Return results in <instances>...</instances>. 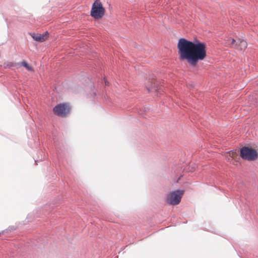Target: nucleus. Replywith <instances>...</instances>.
Returning a JSON list of instances; mask_svg holds the SVG:
<instances>
[{
    "instance_id": "1a4fd4ad",
    "label": "nucleus",
    "mask_w": 258,
    "mask_h": 258,
    "mask_svg": "<svg viewBox=\"0 0 258 258\" xmlns=\"http://www.w3.org/2000/svg\"><path fill=\"white\" fill-rule=\"evenodd\" d=\"M20 64L17 63H14L13 62L6 61L3 63V66L5 68H11L13 67H16L18 68Z\"/></svg>"
},
{
    "instance_id": "0eeeda50",
    "label": "nucleus",
    "mask_w": 258,
    "mask_h": 258,
    "mask_svg": "<svg viewBox=\"0 0 258 258\" xmlns=\"http://www.w3.org/2000/svg\"><path fill=\"white\" fill-rule=\"evenodd\" d=\"M48 33L46 32L43 34L33 33L31 34L32 37L36 41L38 42H43L47 38Z\"/></svg>"
},
{
    "instance_id": "6e6552de",
    "label": "nucleus",
    "mask_w": 258,
    "mask_h": 258,
    "mask_svg": "<svg viewBox=\"0 0 258 258\" xmlns=\"http://www.w3.org/2000/svg\"><path fill=\"white\" fill-rule=\"evenodd\" d=\"M151 85L150 86H147L146 88L148 91V92L151 93L152 92H157L161 90L160 87H159L156 81H154V82H151Z\"/></svg>"
},
{
    "instance_id": "39448f33",
    "label": "nucleus",
    "mask_w": 258,
    "mask_h": 258,
    "mask_svg": "<svg viewBox=\"0 0 258 258\" xmlns=\"http://www.w3.org/2000/svg\"><path fill=\"white\" fill-rule=\"evenodd\" d=\"M53 111L57 115L64 117L69 113L70 107L67 104H60L55 106Z\"/></svg>"
},
{
    "instance_id": "9b49d317",
    "label": "nucleus",
    "mask_w": 258,
    "mask_h": 258,
    "mask_svg": "<svg viewBox=\"0 0 258 258\" xmlns=\"http://www.w3.org/2000/svg\"><path fill=\"white\" fill-rule=\"evenodd\" d=\"M104 82H105V85H106V86H108V85H109V82H107V81L106 80H105V79H104Z\"/></svg>"
},
{
    "instance_id": "f03ea898",
    "label": "nucleus",
    "mask_w": 258,
    "mask_h": 258,
    "mask_svg": "<svg viewBox=\"0 0 258 258\" xmlns=\"http://www.w3.org/2000/svg\"><path fill=\"white\" fill-rule=\"evenodd\" d=\"M184 192V190L180 189L170 191L166 195V202L170 205H178L180 202Z\"/></svg>"
},
{
    "instance_id": "20e7f679",
    "label": "nucleus",
    "mask_w": 258,
    "mask_h": 258,
    "mask_svg": "<svg viewBox=\"0 0 258 258\" xmlns=\"http://www.w3.org/2000/svg\"><path fill=\"white\" fill-rule=\"evenodd\" d=\"M105 14V9L99 0H96L93 4L90 12L91 17L95 19H101Z\"/></svg>"
},
{
    "instance_id": "423d86ee",
    "label": "nucleus",
    "mask_w": 258,
    "mask_h": 258,
    "mask_svg": "<svg viewBox=\"0 0 258 258\" xmlns=\"http://www.w3.org/2000/svg\"><path fill=\"white\" fill-rule=\"evenodd\" d=\"M227 41H228L227 42L228 44H234L236 43L235 46L241 51L244 50L247 47V43L243 39H238L237 41H236L234 39L230 38Z\"/></svg>"
},
{
    "instance_id": "9d476101",
    "label": "nucleus",
    "mask_w": 258,
    "mask_h": 258,
    "mask_svg": "<svg viewBox=\"0 0 258 258\" xmlns=\"http://www.w3.org/2000/svg\"><path fill=\"white\" fill-rule=\"evenodd\" d=\"M21 66L24 67L28 71L32 72L33 69L29 64H28L25 61H23L21 63Z\"/></svg>"
},
{
    "instance_id": "f257e3e1",
    "label": "nucleus",
    "mask_w": 258,
    "mask_h": 258,
    "mask_svg": "<svg viewBox=\"0 0 258 258\" xmlns=\"http://www.w3.org/2000/svg\"><path fill=\"white\" fill-rule=\"evenodd\" d=\"M177 48L181 59H185L191 66L195 67L199 61L206 56V47L204 42L195 40L191 41L185 38H180Z\"/></svg>"
},
{
    "instance_id": "7ed1b4c3",
    "label": "nucleus",
    "mask_w": 258,
    "mask_h": 258,
    "mask_svg": "<svg viewBox=\"0 0 258 258\" xmlns=\"http://www.w3.org/2000/svg\"><path fill=\"white\" fill-rule=\"evenodd\" d=\"M240 156L244 160L252 161L257 158L258 153L254 149L244 146L240 149Z\"/></svg>"
}]
</instances>
